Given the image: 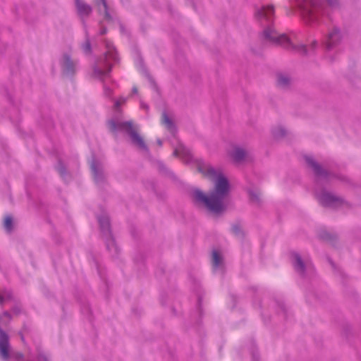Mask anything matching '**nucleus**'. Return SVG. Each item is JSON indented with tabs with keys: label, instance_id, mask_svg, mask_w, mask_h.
<instances>
[{
	"label": "nucleus",
	"instance_id": "obj_1",
	"mask_svg": "<svg viewBox=\"0 0 361 361\" xmlns=\"http://www.w3.org/2000/svg\"><path fill=\"white\" fill-rule=\"evenodd\" d=\"M196 166L197 171L202 174L203 177L213 182L214 188L209 196L200 190H195L194 192L195 200L203 204L211 212L221 213L225 209V200L229 192L227 178L220 170H215L202 160H197Z\"/></svg>",
	"mask_w": 361,
	"mask_h": 361
},
{
	"label": "nucleus",
	"instance_id": "obj_2",
	"mask_svg": "<svg viewBox=\"0 0 361 361\" xmlns=\"http://www.w3.org/2000/svg\"><path fill=\"white\" fill-rule=\"evenodd\" d=\"M2 317H0V359L2 361H9L13 358L16 361H22L23 359V353L13 351L10 344V337L8 334L4 331L1 325H6L8 322L1 321Z\"/></svg>",
	"mask_w": 361,
	"mask_h": 361
},
{
	"label": "nucleus",
	"instance_id": "obj_3",
	"mask_svg": "<svg viewBox=\"0 0 361 361\" xmlns=\"http://www.w3.org/2000/svg\"><path fill=\"white\" fill-rule=\"evenodd\" d=\"M111 130L114 131L118 129L126 130L130 135L132 142L140 149H147V145L143 137L137 133L136 128L133 126L132 122H123L116 124L114 121H111L109 123Z\"/></svg>",
	"mask_w": 361,
	"mask_h": 361
},
{
	"label": "nucleus",
	"instance_id": "obj_4",
	"mask_svg": "<svg viewBox=\"0 0 361 361\" xmlns=\"http://www.w3.org/2000/svg\"><path fill=\"white\" fill-rule=\"evenodd\" d=\"M264 37L268 41L283 46L285 48L290 47V42L288 37L283 34L279 35L273 27H268L264 31Z\"/></svg>",
	"mask_w": 361,
	"mask_h": 361
},
{
	"label": "nucleus",
	"instance_id": "obj_5",
	"mask_svg": "<svg viewBox=\"0 0 361 361\" xmlns=\"http://www.w3.org/2000/svg\"><path fill=\"white\" fill-rule=\"evenodd\" d=\"M274 12L273 6H267L262 7L261 9L257 12L256 16L259 19L265 18L269 20L274 15Z\"/></svg>",
	"mask_w": 361,
	"mask_h": 361
},
{
	"label": "nucleus",
	"instance_id": "obj_6",
	"mask_svg": "<svg viewBox=\"0 0 361 361\" xmlns=\"http://www.w3.org/2000/svg\"><path fill=\"white\" fill-rule=\"evenodd\" d=\"M75 2L78 12L80 16L87 17L90 14L92 9L90 6L85 4L81 0H75Z\"/></svg>",
	"mask_w": 361,
	"mask_h": 361
},
{
	"label": "nucleus",
	"instance_id": "obj_7",
	"mask_svg": "<svg viewBox=\"0 0 361 361\" xmlns=\"http://www.w3.org/2000/svg\"><path fill=\"white\" fill-rule=\"evenodd\" d=\"M75 63L71 59L65 56L63 59V71L64 74L71 75L74 73Z\"/></svg>",
	"mask_w": 361,
	"mask_h": 361
},
{
	"label": "nucleus",
	"instance_id": "obj_8",
	"mask_svg": "<svg viewBox=\"0 0 361 361\" xmlns=\"http://www.w3.org/2000/svg\"><path fill=\"white\" fill-rule=\"evenodd\" d=\"M230 156L235 162L239 163L244 160L246 157V152L240 147H235L230 153Z\"/></svg>",
	"mask_w": 361,
	"mask_h": 361
},
{
	"label": "nucleus",
	"instance_id": "obj_9",
	"mask_svg": "<svg viewBox=\"0 0 361 361\" xmlns=\"http://www.w3.org/2000/svg\"><path fill=\"white\" fill-rule=\"evenodd\" d=\"M341 36L338 30L335 29L329 34L326 47L330 48L340 40Z\"/></svg>",
	"mask_w": 361,
	"mask_h": 361
},
{
	"label": "nucleus",
	"instance_id": "obj_10",
	"mask_svg": "<svg viewBox=\"0 0 361 361\" xmlns=\"http://www.w3.org/2000/svg\"><path fill=\"white\" fill-rule=\"evenodd\" d=\"M3 226L7 233H11L14 229L13 220L11 215H6L4 218Z\"/></svg>",
	"mask_w": 361,
	"mask_h": 361
},
{
	"label": "nucleus",
	"instance_id": "obj_11",
	"mask_svg": "<svg viewBox=\"0 0 361 361\" xmlns=\"http://www.w3.org/2000/svg\"><path fill=\"white\" fill-rule=\"evenodd\" d=\"M99 1H100L99 3L97 4L99 12L101 13H103L104 17L106 19L109 20L110 17L107 12V5H106L105 0H99Z\"/></svg>",
	"mask_w": 361,
	"mask_h": 361
},
{
	"label": "nucleus",
	"instance_id": "obj_12",
	"mask_svg": "<svg viewBox=\"0 0 361 361\" xmlns=\"http://www.w3.org/2000/svg\"><path fill=\"white\" fill-rule=\"evenodd\" d=\"M319 200L324 205H331L335 201V197L331 194L324 193L321 196Z\"/></svg>",
	"mask_w": 361,
	"mask_h": 361
},
{
	"label": "nucleus",
	"instance_id": "obj_13",
	"mask_svg": "<svg viewBox=\"0 0 361 361\" xmlns=\"http://www.w3.org/2000/svg\"><path fill=\"white\" fill-rule=\"evenodd\" d=\"M161 122V124L164 125L167 129L170 130H173V123L166 113L162 114Z\"/></svg>",
	"mask_w": 361,
	"mask_h": 361
},
{
	"label": "nucleus",
	"instance_id": "obj_14",
	"mask_svg": "<svg viewBox=\"0 0 361 361\" xmlns=\"http://www.w3.org/2000/svg\"><path fill=\"white\" fill-rule=\"evenodd\" d=\"M0 294L3 296L2 305L6 301H11L13 300V295L11 290L4 289Z\"/></svg>",
	"mask_w": 361,
	"mask_h": 361
},
{
	"label": "nucleus",
	"instance_id": "obj_15",
	"mask_svg": "<svg viewBox=\"0 0 361 361\" xmlns=\"http://www.w3.org/2000/svg\"><path fill=\"white\" fill-rule=\"evenodd\" d=\"M221 263V257L216 250L212 252V264L214 268L218 267Z\"/></svg>",
	"mask_w": 361,
	"mask_h": 361
},
{
	"label": "nucleus",
	"instance_id": "obj_16",
	"mask_svg": "<svg viewBox=\"0 0 361 361\" xmlns=\"http://www.w3.org/2000/svg\"><path fill=\"white\" fill-rule=\"evenodd\" d=\"M173 154L175 156L185 154L188 157H190L189 152L186 151L185 148L182 145H179V147L174 150Z\"/></svg>",
	"mask_w": 361,
	"mask_h": 361
},
{
	"label": "nucleus",
	"instance_id": "obj_17",
	"mask_svg": "<svg viewBox=\"0 0 361 361\" xmlns=\"http://www.w3.org/2000/svg\"><path fill=\"white\" fill-rule=\"evenodd\" d=\"M289 83V79L285 76V75H279L278 77V85L280 86V87H286V85H288Z\"/></svg>",
	"mask_w": 361,
	"mask_h": 361
},
{
	"label": "nucleus",
	"instance_id": "obj_18",
	"mask_svg": "<svg viewBox=\"0 0 361 361\" xmlns=\"http://www.w3.org/2000/svg\"><path fill=\"white\" fill-rule=\"evenodd\" d=\"M295 269L297 271L302 272L304 269L303 263L298 255H295Z\"/></svg>",
	"mask_w": 361,
	"mask_h": 361
},
{
	"label": "nucleus",
	"instance_id": "obj_19",
	"mask_svg": "<svg viewBox=\"0 0 361 361\" xmlns=\"http://www.w3.org/2000/svg\"><path fill=\"white\" fill-rule=\"evenodd\" d=\"M99 224L103 229L109 230V219L106 217H102L99 219Z\"/></svg>",
	"mask_w": 361,
	"mask_h": 361
},
{
	"label": "nucleus",
	"instance_id": "obj_20",
	"mask_svg": "<svg viewBox=\"0 0 361 361\" xmlns=\"http://www.w3.org/2000/svg\"><path fill=\"white\" fill-rule=\"evenodd\" d=\"M307 162L308 164L314 169V171L317 173H319V166L311 159V158H307Z\"/></svg>",
	"mask_w": 361,
	"mask_h": 361
},
{
	"label": "nucleus",
	"instance_id": "obj_21",
	"mask_svg": "<svg viewBox=\"0 0 361 361\" xmlns=\"http://www.w3.org/2000/svg\"><path fill=\"white\" fill-rule=\"evenodd\" d=\"M303 15L305 16L310 21H312L314 20V13L312 11H307L304 10Z\"/></svg>",
	"mask_w": 361,
	"mask_h": 361
},
{
	"label": "nucleus",
	"instance_id": "obj_22",
	"mask_svg": "<svg viewBox=\"0 0 361 361\" xmlns=\"http://www.w3.org/2000/svg\"><path fill=\"white\" fill-rule=\"evenodd\" d=\"M91 170H92L94 176H96L98 173V170H97V166L94 162H92L91 164Z\"/></svg>",
	"mask_w": 361,
	"mask_h": 361
},
{
	"label": "nucleus",
	"instance_id": "obj_23",
	"mask_svg": "<svg viewBox=\"0 0 361 361\" xmlns=\"http://www.w3.org/2000/svg\"><path fill=\"white\" fill-rule=\"evenodd\" d=\"M12 312H13V314H20V312H21V307H20V306L16 305V306H15V307H13V309H12Z\"/></svg>",
	"mask_w": 361,
	"mask_h": 361
},
{
	"label": "nucleus",
	"instance_id": "obj_24",
	"mask_svg": "<svg viewBox=\"0 0 361 361\" xmlns=\"http://www.w3.org/2000/svg\"><path fill=\"white\" fill-rule=\"evenodd\" d=\"M125 102H126V100L123 98H121L116 102L115 107L118 108L120 105L124 104Z\"/></svg>",
	"mask_w": 361,
	"mask_h": 361
},
{
	"label": "nucleus",
	"instance_id": "obj_25",
	"mask_svg": "<svg viewBox=\"0 0 361 361\" xmlns=\"http://www.w3.org/2000/svg\"><path fill=\"white\" fill-rule=\"evenodd\" d=\"M84 50L86 52H89L90 51V44L87 42L84 45Z\"/></svg>",
	"mask_w": 361,
	"mask_h": 361
},
{
	"label": "nucleus",
	"instance_id": "obj_26",
	"mask_svg": "<svg viewBox=\"0 0 361 361\" xmlns=\"http://www.w3.org/2000/svg\"><path fill=\"white\" fill-rule=\"evenodd\" d=\"M3 317H6L8 319V322L11 319V314L7 311H5L3 313Z\"/></svg>",
	"mask_w": 361,
	"mask_h": 361
},
{
	"label": "nucleus",
	"instance_id": "obj_27",
	"mask_svg": "<svg viewBox=\"0 0 361 361\" xmlns=\"http://www.w3.org/2000/svg\"><path fill=\"white\" fill-rule=\"evenodd\" d=\"M97 71V73L98 74H99V75H103V74H105V73H108V72H109V71H110V67H109V68H108V69H107V71H104V72H102V71Z\"/></svg>",
	"mask_w": 361,
	"mask_h": 361
},
{
	"label": "nucleus",
	"instance_id": "obj_28",
	"mask_svg": "<svg viewBox=\"0 0 361 361\" xmlns=\"http://www.w3.org/2000/svg\"><path fill=\"white\" fill-rule=\"evenodd\" d=\"M59 171L60 174H61V176H63V173H64V169H63V168L62 166H60V168L59 169Z\"/></svg>",
	"mask_w": 361,
	"mask_h": 361
},
{
	"label": "nucleus",
	"instance_id": "obj_29",
	"mask_svg": "<svg viewBox=\"0 0 361 361\" xmlns=\"http://www.w3.org/2000/svg\"><path fill=\"white\" fill-rule=\"evenodd\" d=\"M336 0H328V2L330 5H334Z\"/></svg>",
	"mask_w": 361,
	"mask_h": 361
},
{
	"label": "nucleus",
	"instance_id": "obj_30",
	"mask_svg": "<svg viewBox=\"0 0 361 361\" xmlns=\"http://www.w3.org/2000/svg\"><path fill=\"white\" fill-rule=\"evenodd\" d=\"M157 143H158V145H159V146H161V145H162V142H161V141L160 140H157Z\"/></svg>",
	"mask_w": 361,
	"mask_h": 361
},
{
	"label": "nucleus",
	"instance_id": "obj_31",
	"mask_svg": "<svg viewBox=\"0 0 361 361\" xmlns=\"http://www.w3.org/2000/svg\"><path fill=\"white\" fill-rule=\"evenodd\" d=\"M1 295L0 294V305H2V298Z\"/></svg>",
	"mask_w": 361,
	"mask_h": 361
},
{
	"label": "nucleus",
	"instance_id": "obj_32",
	"mask_svg": "<svg viewBox=\"0 0 361 361\" xmlns=\"http://www.w3.org/2000/svg\"><path fill=\"white\" fill-rule=\"evenodd\" d=\"M133 91H134L135 92H137V89H136L135 87H134V88H133Z\"/></svg>",
	"mask_w": 361,
	"mask_h": 361
},
{
	"label": "nucleus",
	"instance_id": "obj_33",
	"mask_svg": "<svg viewBox=\"0 0 361 361\" xmlns=\"http://www.w3.org/2000/svg\"><path fill=\"white\" fill-rule=\"evenodd\" d=\"M105 32H106L105 30H103V31L102 32V34H104V33H105Z\"/></svg>",
	"mask_w": 361,
	"mask_h": 361
}]
</instances>
